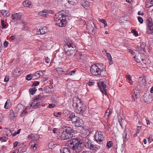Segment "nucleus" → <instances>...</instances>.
<instances>
[{"instance_id": "a18cd8bd", "label": "nucleus", "mask_w": 153, "mask_h": 153, "mask_svg": "<svg viewBox=\"0 0 153 153\" xmlns=\"http://www.w3.org/2000/svg\"><path fill=\"white\" fill-rule=\"evenodd\" d=\"M32 74H30L27 75L26 76V79L27 80H30L32 78Z\"/></svg>"}, {"instance_id": "603ef678", "label": "nucleus", "mask_w": 153, "mask_h": 153, "mask_svg": "<svg viewBox=\"0 0 153 153\" xmlns=\"http://www.w3.org/2000/svg\"><path fill=\"white\" fill-rule=\"evenodd\" d=\"M131 32L134 33L136 36H137L138 35L137 32L134 30H132L131 31Z\"/></svg>"}, {"instance_id": "ea45409f", "label": "nucleus", "mask_w": 153, "mask_h": 153, "mask_svg": "<svg viewBox=\"0 0 153 153\" xmlns=\"http://www.w3.org/2000/svg\"><path fill=\"white\" fill-rule=\"evenodd\" d=\"M56 70L59 74L61 73L64 71L61 68H56Z\"/></svg>"}, {"instance_id": "2eb2a0df", "label": "nucleus", "mask_w": 153, "mask_h": 153, "mask_svg": "<svg viewBox=\"0 0 153 153\" xmlns=\"http://www.w3.org/2000/svg\"><path fill=\"white\" fill-rule=\"evenodd\" d=\"M138 80L140 86L143 87L146 85V80L144 76H142L140 77Z\"/></svg>"}, {"instance_id": "c03bdc74", "label": "nucleus", "mask_w": 153, "mask_h": 153, "mask_svg": "<svg viewBox=\"0 0 153 153\" xmlns=\"http://www.w3.org/2000/svg\"><path fill=\"white\" fill-rule=\"evenodd\" d=\"M100 21L103 23L104 25V26L105 27L107 26V23L105 20L104 19H100Z\"/></svg>"}, {"instance_id": "8fccbe9b", "label": "nucleus", "mask_w": 153, "mask_h": 153, "mask_svg": "<svg viewBox=\"0 0 153 153\" xmlns=\"http://www.w3.org/2000/svg\"><path fill=\"white\" fill-rule=\"evenodd\" d=\"M137 19L138 21L141 24L143 23V20L142 17L140 16H138L137 17Z\"/></svg>"}, {"instance_id": "4c0bfd02", "label": "nucleus", "mask_w": 153, "mask_h": 153, "mask_svg": "<svg viewBox=\"0 0 153 153\" xmlns=\"http://www.w3.org/2000/svg\"><path fill=\"white\" fill-rule=\"evenodd\" d=\"M111 109H108L107 110V111L105 114V116H107L108 117L111 114Z\"/></svg>"}, {"instance_id": "bb28decb", "label": "nucleus", "mask_w": 153, "mask_h": 153, "mask_svg": "<svg viewBox=\"0 0 153 153\" xmlns=\"http://www.w3.org/2000/svg\"><path fill=\"white\" fill-rule=\"evenodd\" d=\"M136 61L137 62L140 63H144V60L142 59L140 56H138L136 59Z\"/></svg>"}, {"instance_id": "5fc2aeb1", "label": "nucleus", "mask_w": 153, "mask_h": 153, "mask_svg": "<svg viewBox=\"0 0 153 153\" xmlns=\"http://www.w3.org/2000/svg\"><path fill=\"white\" fill-rule=\"evenodd\" d=\"M107 56L108 59L109 60H111L112 59L111 56L109 53H107Z\"/></svg>"}, {"instance_id": "de8ad7c7", "label": "nucleus", "mask_w": 153, "mask_h": 153, "mask_svg": "<svg viewBox=\"0 0 153 153\" xmlns=\"http://www.w3.org/2000/svg\"><path fill=\"white\" fill-rule=\"evenodd\" d=\"M0 141L1 142H5L7 141V139L6 137H0Z\"/></svg>"}, {"instance_id": "09e8293b", "label": "nucleus", "mask_w": 153, "mask_h": 153, "mask_svg": "<svg viewBox=\"0 0 153 153\" xmlns=\"http://www.w3.org/2000/svg\"><path fill=\"white\" fill-rule=\"evenodd\" d=\"M126 77L127 78L129 81V83H132L133 81L131 79L130 76L129 75H127L126 76Z\"/></svg>"}, {"instance_id": "473e14b6", "label": "nucleus", "mask_w": 153, "mask_h": 153, "mask_svg": "<svg viewBox=\"0 0 153 153\" xmlns=\"http://www.w3.org/2000/svg\"><path fill=\"white\" fill-rule=\"evenodd\" d=\"M119 122L121 126L122 127H123L124 126L123 124L126 123V121L124 120H119Z\"/></svg>"}, {"instance_id": "6e6552de", "label": "nucleus", "mask_w": 153, "mask_h": 153, "mask_svg": "<svg viewBox=\"0 0 153 153\" xmlns=\"http://www.w3.org/2000/svg\"><path fill=\"white\" fill-rule=\"evenodd\" d=\"M95 139L96 141L99 144H102L104 139V137L101 131L97 132L95 133Z\"/></svg>"}, {"instance_id": "c9c22d12", "label": "nucleus", "mask_w": 153, "mask_h": 153, "mask_svg": "<svg viewBox=\"0 0 153 153\" xmlns=\"http://www.w3.org/2000/svg\"><path fill=\"white\" fill-rule=\"evenodd\" d=\"M15 117V114L13 111H10V117L12 119H13Z\"/></svg>"}, {"instance_id": "0e129e2a", "label": "nucleus", "mask_w": 153, "mask_h": 153, "mask_svg": "<svg viewBox=\"0 0 153 153\" xmlns=\"http://www.w3.org/2000/svg\"><path fill=\"white\" fill-rule=\"evenodd\" d=\"M53 131L54 133H58L59 132V131L55 128L53 129Z\"/></svg>"}, {"instance_id": "37998d69", "label": "nucleus", "mask_w": 153, "mask_h": 153, "mask_svg": "<svg viewBox=\"0 0 153 153\" xmlns=\"http://www.w3.org/2000/svg\"><path fill=\"white\" fill-rule=\"evenodd\" d=\"M76 55H80V59H84L85 57V56L83 55L82 53H80L79 52H76Z\"/></svg>"}, {"instance_id": "79ce46f5", "label": "nucleus", "mask_w": 153, "mask_h": 153, "mask_svg": "<svg viewBox=\"0 0 153 153\" xmlns=\"http://www.w3.org/2000/svg\"><path fill=\"white\" fill-rule=\"evenodd\" d=\"M1 25L2 26V28H6L8 27V26L4 24V21L3 20H1Z\"/></svg>"}, {"instance_id": "39448f33", "label": "nucleus", "mask_w": 153, "mask_h": 153, "mask_svg": "<svg viewBox=\"0 0 153 153\" xmlns=\"http://www.w3.org/2000/svg\"><path fill=\"white\" fill-rule=\"evenodd\" d=\"M74 130L73 128L70 127H67L66 129L62 133L60 137V138L62 140H66L71 138L73 134L71 133H73Z\"/></svg>"}, {"instance_id": "423d86ee", "label": "nucleus", "mask_w": 153, "mask_h": 153, "mask_svg": "<svg viewBox=\"0 0 153 153\" xmlns=\"http://www.w3.org/2000/svg\"><path fill=\"white\" fill-rule=\"evenodd\" d=\"M64 49L66 54L68 55H71L75 53V46L70 43H68L64 47Z\"/></svg>"}, {"instance_id": "0eeeda50", "label": "nucleus", "mask_w": 153, "mask_h": 153, "mask_svg": "<svg viewBox=\"0 0 153 153\" xmlns=\"http://www.w3.org/2000/svg\"><path fill=\"white\" fill-rule=\"evenodd\" d=\"M147 24V34H152L153 33V22L151 18H149L146 20Z\"/></svg>"}, {"instance_id": "6ab92c4d", "label": "nucleus", "mask_w": 153, "mask_h": 153, "mask_svg": "<svg viewBox=\"0 0 153 153\" xmlns=\"http://www.w3.org/2000/svg\"><path fill=\"white\" fill-rule=\"evenodd\" d=\"M82 5L86 10H88L89 8L90 4L89 2L84 0L82 1Z\"/></svg>"}, {"instance_id": "a19ab883", "label": "nucleus", "mask_w": 153, "mask_h": 153, "mask_svg": "<svg viewBox=\"0 0 153 153\" xmlns=\"http://www.w3.org/2000/svg\"><path fill=\"white\" fill-rule=\"evenodd\" d=\"M39 71L40 73V75L39 76H37V78H39L41 76H43L44 75V73L45 72V71Z\"/></svg>"}, {"instance_id": "1a4fd4ad", "label": "nucleus", "mask_w": 153, "mask_h": 153, "mask_svg": "<svg viewBox=\"0 0 153 153\" xmlns=\"http://www.w3.org/2000/svg\"><path fill=\"white\" fill-rule=\"evenodd\" d=\"M16 109L19 112L22 111L21 114L22 117H23L26 115V114H27V111H26L27 109L26 108H25V107L22 104H18L16 107Z\"/></svg>"}, {"instance_id": "72a5a7b5", "label": "nucleus", "mask_w": 153, "mask_h": 153, "mask_svg": "<svg viewBox=\"0 0 153 153\" xmlns=\"http://www.w3.org/2000/svg\"><path fill=\"white\" fill-rule=\"evenodd\" d=\"M48 146L50 148L52 149L55 147V145L54 142H51L49 143Z\"/></svg>"}, {"instance_id": "cd10ccee", "label": "nucleus", "mask_w": 153, "mask_h": 153, "mask_svg": "<svg viewBox=\"0 0 153 153\" xmlns=\"http://www.w3.org/2000/svg\"><path fill=\"white\" fill-rule=\"evenodd\" d=\"M10 100H7L4 106V108H8L9 106L10 105Z\"/></svg>"}, {"instance_id": "f3484780", "label": "nucleus", "mask_w": 153, "mask_h": 153, "mask_svg": "<svg viewBox=\"0 0 153 153\" xmlns=\"http://www.w3.org/2000/svg\"><path fill=\"white\" fill-rule=\"evenodd\" d=\"M22 13H16L13 14L12 19L14 21H16L21 19Z\"/></svg>"}, {"instance_id": "13d9d810", "label": "nucleus", "mask_w": 153, "mask_h": 153, "mask_svg": "<svg viewBox=\"0 0 153 153\" xmlns=\"http://www.w3.org/2000/svg\"><path fill=\"white\" fill-rule=\"evenodd\" d=\"M8 42L7 41H5L4 43V47L5 48L7 47L8 45Z\"/></svg>"}, {"instance_id": "412c9836", "label": "nucleus", "mask_w": 153, "mask_h": 153, "mask_svg": "<svg viewBox=\"0 0 153 153\" xmlns=\"http://www.w3.org/2000/svg\"><path fill=\"white\" fill-rule=\"evenodd\" d=\"M75 126L76 127H80L82 126V122L80 118L74 124Z\"/></svg>"}, {"instance_id": "9b49d317", "label": "nucleus", "mask_w": 153, "mask_h": 153, "mask_svg": "<svg viewBox=\"0 0 153 153\" xmlns=\"http://www.w3.org/2000/svg\"><path fill=\"white\" fill-rule=\"evenodd\" d=\"M90 133V132L88 129H83L81 131L80 135L81 137L85 139L87 138V137L89 134Z\"/></svg>"}, {"instance_id": "e433bc0d", "label": "nucleus", "mask_w": 153, "mask_h": 153, "mask_svg": "<svg viewBox=\"0 0 153 153\" xmlns=\"http://www.w3.org/2000/svg\"><path fill=\"white\" fill-rule=\"evenodd\" d=\"M63 15H64L63 17L64 18L65 20H66L67 21V19H68L69 14L65 12L64 11V14H63Z\"/></svg>"}, {"instance_id": "c756f323", "label": "nucleus", "mask_w": 153, "mask_h": 153, "mask_svg": "<svg viewBox=\"0 0 153 153\" xmlns=\"http://www.w3.org/2000/svg\"><path fill=\"white\" fill-rule=\"evenodd\" d=\"M42 97V96L40 94H39L37 96L35 97V99L33 100L34 102H36L37 101H38Z\"/></svg>"}, {"instance_id": "69168bd1", "label": "nucleus", "mask_w": 153, "mask_h": 153, "mask_svg": "<svg viewBox=\"0 0 153 153\" xmlns=\"http://www.w3.org/2000/svg\"><path fill=\"white\" fill-rule=\"evenodd\" d=\"M37 75L36 74H35V75L32 74V78H33V79H37L38 78H37Z\"/></svg>"}, {"instance_id": "9d476101", "label": "nucleus", "mask_w": 153, "mask_h": 153, "mask_svg": "<svg viewBox=\"0 0 153 153\" xmlns=\"http://www.w3.org/2000/svg\"><path fill=\"white\" fill-rule=\"evenodd\" d=\"M33 31H36V34L43 35L47 33V28L45 27H43L40 28L39 29H34L33 30Z\"/></svg>"}, {"instance_id": "dca6fc26", "label": "nucleus", "mask_w": 153, "mask_h": 153, "mask_svg": "<svg viewBox=\"0 0 153 153\" xmlns=\"http://www.w3.org/2000/svg\"><path fill=\"white\" fill-rule=\"evenodd\" d=\"M139 91L137 88H136L134 91L133 93H132V96L133 97L132 101H134L135 98H137L139 96Z\"/></svg>"}, {"instance_id": "393cba45", "label": "nucleus", "mask_w": 153, "mask_h": 153, "mask_svg": "<svg viewBox=\"0 0 153 153\" xmlns=\"http://www.w3.org/2000/svg\"><path fill=\"white\" fill-rule=\"evenodd\" d=\"M79 118L77 116L72 115V122L74 124L79 119Z\"/></svg>"}, {"instance_id": "4468645a", "label": "nucleus", "mask_w": 153, "mask_h": 153, "mask_svg": "<svg viewBox=\"0 0 153 153\" xmlns=\"http://www.w3.org/2000/svg\"><path fill=\"white\" fill-rule=\"evenodd\" d=\"M143 99L144 102L147 103L150 102L152 100L151 95L147 94L144 95Z\"/></svg>"}, {"instance_id": "a211bd4d", "label": "nucleus", "mask_w": 153, "mask_h": 153, "mask_svg": "<svg viewBox=\"0 0 153 153\" xmlns=\"http://www.w3.org/2000/svg\"><path fill=\"white\" fill-rule=\"evenodd\" d=\"M39 137L37 134H31L28 136V138H31L32 140H37L39 139Z\"/></svg>"}, {"instance_id": "f704fd0d", "label": "nucleus", "mask_w": 153, "mask_h": 153, "mask_svg": "<svg viewBox=\"0 0 153 153\" xmlns=\"http://www.w3.org/2000/svg\"><path fill=\"white\" fill-rule=\"evenodd\" d=\"M113 146V143L111 141H108L107 144L106 146L108 148H110Z\"/></svg>"}, {"instance_id": "052dcab7", "label": "nucleus", "mask_w": 153, "mask_h": 153, "mask_svg": "<svg viewBox=\"0 0 153 153\" xmlns=\"http://www.w3.org/2000/svg\"><path fill=\"white\" fill-rule=\"evenodd\" d=\"M50 60V59L49 58H48V57H47L45 58V62L48 63L49 62Z\"/></svg>"}, {"instance_id": "aec40b11", "label": "nucleus", "mask_w": 153, "mask_h": 153, "mask_svg": "<svg viewBox=\"0 0 153 153\" xmlns=\"http://www.w3.org/2000/svg\"><path fill=\"white\" fill-rule=\"evenodd\" d=\"M61 153H70V149L67 147H62L60 150Z\"/></svg>"}, {"instance_id": "4be33fe9", "label": "nucleus", "mask_w": 153, "mask_h": 153, "mask_svg": "<svg viewBox=\"0 0 153 153\" xmlns=\"http://www.w3.org/2000/svg\"><path fill=\"white\" fill-rule=\"evenodd\" d=\"M31 3L28 1H25L23 3V6L25 7L30 8L32 7Z\"/></svg>"}, {"instance_id": "c85d7f7f", "label": "nucleus", "mask_w": 153, "mask_h": 153, "mask_svg": "<svg viewBox=\"0 0 153 153\" xmlns=\"http://www.w3.org/2000/svg\"><path fill=\"white\" fill-rule=\"evenodd\" d=\"M37 91V89L35 87L32 88H30L29 89V91L32 95L34 94Z\"/></svg>"}, {"instance_id": "b1692460", "label": "nucleus", "mask_w": 153, "mask_h": 153, "mask_svg": "<svg viewBox=\"0 0 153 153\" xmlns=\"http://www.w3.org/2000/svg\"><path fill=\"white\" fill-rule=\"evenodd\" d=\"M48 13V12L47 10H44L42 11L39 12V15L41 16H42L44 17H46L47 13Z\"/></svg>"}, {"instance_id": "ddd939ff", "label": "nucleus", "mask_w": 153, "mask_h": 153, "mask_svg": "<svg viewBox=\"0 0 153 153\" xmlns=\"http://www.w3.org/2000/svg\"><path fill=\"white\" fill-rule=\"evenodd\" d=\"M98 86L100 88V91L103 93V94L106 95V90L105 89L106 88V85L103 83L101 82L98 84Z\"/></svg>"}, {"instance_id": "20e7f679", "label": "nucleus", "mask_w": 153, "mask_h": 153, "mask_svg": "<svg viewBox=\"0 0 153 153\" xmlns=\"http://www.w3.org/2000/svg\"><path fill=\"white\" fill-rule=\"evenodd\" d=\"M63 14H64V10H62L56 15V18L55 20L56 24L59 27H64L67 24V20H65Z\"/></svg>"}, {"instance_id": "4d7b16f0", "label": "nucleus", "mask_w": 153, "mask_h": 153, "mask_svg": "<svg viewBox=\"0 0 153 153\" xmlns=\"http://www.w3.org/2000/svg\"><path fill=\"white\" fill-rule=\"evenodd\" d=\"M9 79V78L8 76H6L4 79V81L7 82H8Z\"/></svg>"}, {"instance_id": "bf43d9fd", "label": "nucleus", "mask_w": 153, "mask_h": 153, "mask_svg": "<svg viewBox=\"0 0 153 153\" xmlns=\"http://www.w3.org/2000/svg\"><path fill=\"white\" fill-rule=\"evenodd\" d=\"M21 130V129H19L18 130H17L16 132L15 133V134H13V136H15L17 134H19Z\"/></svg>"}, {"instance_id": "3c124183", "label": "nucleus", "mask_w": 153, "mask_h": 153, "mask_svg": "<svg viewBox=\"0 0 153 153\" xmlns=\"http://www.w3.org/2000/svg\"><path fill=\"white\" fill-rule=\"evenodd\" d=\"M39 82L36 81V82L33 83V84L32 85V87L37 86L39 84Z\"/></svg>"}, {"instance_id": "5701e85b", "label": "nucleus", "mask_w": 153, "mask_h": 153, "mask_svg": "<svg viewBox=\"0 0 153 153\" xmlns=\"http://www.w3.org/2000/svg\"><path fill=\"white\" fill-rule=\"evenodd\" d=\"M40 105V103L39 102H36V103L34 102L32 103L30 105V108H37L39 107V106Z\"/></svg>"}, {"instance_id": "f03ea898", "label": "nucleus", "mask_w": 153, "mask_h": 153, "mask_svg": "<svg viewBox=\"0 0 153 153\" xmlns=\"http://www.w3.org/2000/svg\"><path fill=\"white\" fill-rule=\"evenodd\" d=\"M73 106L75 111L77 114L83 115L85 114L87 111L86 106L83 104L81 100L77 97L73 98Z\"/></svg>"}, {"instance_id": "2f4dec72", "label": "nucleus", "mask_w": 153, "mask_h": 153, "mask_svg": "<svg viewBox=\"0 0 153 153\" xmlns=\"http://www.w3.org/2000/svg\"><path fill=\"white\" fill-rule=\"evenodd\" d=\"M68 2L70 4L72 5H74L78 2L77 0H69Z\"/></svg>"}, {"instance_id": "6e6d98bb", "label": "nucleus", "mask_w": 153, "mask_h": 153, "mask_svg": "<svg viewBox=\"0 0 153 153\" xmlns=\"http://www.w3.org/2000/svg\"><path fill=\"white\" fill-rule=\"evenodd\" d=\"M128 52L131 53L132 54H134L135 53V52L133 51L131 49H128Z\"/></svg>"}, {"instance_id": "f8f14e48", "label": "nucleus", "mask_w": 153, "mask_h": 153, "mask_svg": "<svg viewBox=\"0 0 153 153\" xmlns=\"http://www.w3.org/2000/svg\"><path fill=\"white\" fill-rule=\"evenodd\" d=\"M146 46V43L145 42H142L138 46H136L135 48L136 49L137 51L145 52Z\"/></svg>"}, {"instance_id": "58836bf2", "label": "nucleus", "mask_w": 153, "mask_h": 153, "mask_svg": "<svg viewBox=\"0 0 153 153\" xmlns=\"http://www.w3.org/2000/svg\"><path fill=\"white\" fill-rule=\"evenodd\" d=\"M37 145L36 143H34V142H32L31 148H33V149L35 150L36 149Z\"/></svg>"}, {"instance_id": "e2e57ef3", "label": "nucleus", "mask_w": 153, "mask_h": 153, "mask_svg": "<svg viewBox=\"0 0 153 153\" xmlns=\"http://www.w3.org/2000/svg\"><path fill=\"white\" fill-rule=\"evenodd\" d=\"M48 77H46L45 78L44 77L43 79L42 80V82H44L46 81V80H48Z\"/></svg>"}, {"instance_id": "774afa93", "label": "nucleus", "mask_w": 153, "mask_h": 153, "mask_svg": "<svg viewBox=\"0 0 153 153\" xmlns=\"http://www.w3.org/2000/svg\"><path fill=\"white\" fill-rule=\"evenodd\" d=\"M75 71H74V70L69 71V74H70V75H72L73 74H74L75 73Z\"/></svg>"}, {"instance_id": "864d4df0", "label": "nucleus", "mask_w": 153, "mask_h": 153, "mask_svg": "<svg viewBox=\"0 0 153 153\" xmlns=\"http://www.w3.org/2000/svg\"><path fill=\"white\" fill-rule=\"evenodd\" d=\"M61 114L62 113L60 112L54 113V115L56 117H58L60 116Z\"/></svg>"}, {"instance_id": "7c9ffc66", "label": "nucleus", "mask_w": 153, "mask_h": 153, "mask_svg": "<svg viewBox=\"0 0 153 153\" xmlns=\"http://www.w3.org/2000/svg\"><path fill=\"white\" fill-rule=\"evenodd\" d=\"M126 130H125L124 134H123V143H124L127 140V139L126 138L127 134L126 132H125Z\"/></svg>"}, {"instance_id": "338daca9", "label": "nucleus", "mask_w": 153, "mask_h": 153, "mask_svg": "<svg viewBox=\"0 0 153 153\" xmlns=\"http://www.w3.org/2000/svg\"><path fill=\"white\" fill-rule=\"evenodd\" d=\"M146 120L147 126H150V121L149 120H146Z\"/></svg>"}, {"instance_id": "a878e982", "label": "nucleus", "mask_w": 153, "mask_h": 153, "mask_svg": "<svg viewBox=\"0 0 153 153\" xmlns=\"http://www.w3.org/2000/svg\"><path fill=\"white\" fill-rule=\"evenodd\" d=\"M1 13L5 17H6L8 16L9 15L8 14V11L7 10H2L1 11Z\"/></svg>"}, {"instance_id": "f257e3e1", "label": "nucleus", "mask_w": 153, "mask_h": 153, "mask_svg": "<svg viewBox=\"0 0 153 153\" xmlns=\"http://www.w3.org/2000/svg\"><path fill=\"white\" fill-rule=\"evenodd\" d=\"M84 141L85 146L87 148L95 151L97 150V148L96 146L92 143L91 141L88 137L85 138L84 140H82L80 138L73 139L71 142L69 144V146L76 152H79L82 150L81 145Z\"/></svg>"}, {"instance_id": "680f3d73", "label": "nucleus", "mask_w": 153, "mask_h": 153, "mask_svg": "<svg viewBox=\"0 0 153 153\" xmlns=\"http://www.w3.org/2000/svg\"><path fill=\"white\" fill-rule=\"evenodd\" d=\"M74 56L76 59H80V55H76V53H75V54H74Z\"/></svg>"}, {"instance_id": "7ed1b4c3", "label": "nucleus", "mask_w": 153, "mask_h": 153, "mask_svg": "<svg viewBox=\"0 0 153 153\" xmlns=\"http://www.w3.org/2000/svg\"><path fill=\"white\" fill-rule=\"evenodd\" d=\"M105 66L102 64H98L92 65L90 68V71L91 74L94 75L99 76L100 75L101 72L105 70Z\"/></svg>"}, {"instance_id": "49530a36", "label": "nucleus", "mask_w": 153, "mask_h": 153, "mask_svg": "<svg viewBox=\"0 0 153 153\" xmlns=\"http://www.w3.org/2000/svg\"><path fill=\"white\" fill-rule=\"evenodd\" d=\"M6 135L7 136H10L11 135H12V132L11 130L10 129H7V131Z\"/></svg>"}]
</instances>
